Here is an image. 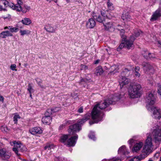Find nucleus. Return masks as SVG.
Masks as SVG:
<instances>
[{"instance_id":"1","label":"nucleus","mask_w":161,"mask_h":161,"mask_svg":"<svg viewBox=\"0 0 161 161\" xmlns=\"http://www.w3.org/2000/svg\"><path fill=\"white\" fill-rule=\"evenodd\" d=\"M90 118V114H86L82 119H79L77 123L69 126V135H63L61 137L60 141L68 147L74 146L78 139V135L72 136L68 139L69 135H72L81 129V125Z\"/></svg>"},{"instance_id":"2","label":"nucleus","mask_w":161,"mask_h":161,"mask_svg":"<svg viewBox=\"0 0 161 161\" xmlns=\"http://www.w3.org/2000/svg\"><path fill=\"white\" fill-rule=\"evenodd\" d=\"M141 86L137 83L131 84L128 89L129 95L133 98H138L141 96Z\"/></svg>"},{"instance_id":"3","label":"nucleus","mask_w":161,"mask_h":161,"mask_svg":"<svg viewBox=\"0 0 161 161\" xmlns=\"http://www.w3.org/2000/svg\"><path fill=\"white\" fill-rule=\"evenodd\" d=\"M153 146L152 142V138L150 136L148 135L145 141V143L142 151L143 154V157L145 158L147 155L151 153L153 149Z\"/></svg>"},{"instance_id":"4","label":"nucleus","mask_w":161,"mask_h":161,"mask_svg":"<svg viewBox=\"0 0 161 161\" xmlns=\"http://www.w3.org/2000/svg\"><path fill=\"white\" fill-rule=\"evenodd\" d=\"M97 105H95L92 112V117L94 123H97L102 120L103 118V113Z\"/></svg>"},{"instance_id":"5","label":"nucleus","mask_w":161,"mask_h":161,"mask_svg":"<svg viewBox=\"0 0 161 161\" xmlns=\"http://www.w3.org/2000/svg\"><path fill=\"white\" fill-rule=\"evenodd\" d=\"M146 102L147 103L146 108L147 110L151 109V107L155 103L156 99L154 95L151 92H148L147 94L146 97Z\"/></svg>"},{"instance_id":"6","label":"nucleus","mask_w":161,"mask_h":161,"mask_svg":"<svg viewBox=\"0 0 161 161\" xmlns=\"http://www.w3.org/2000/svg\"><path fill=\"white\" fill-rule=\"evenodd\" d=\"M135 37L132 36L130 37V39L128 40H126V38L123 37L122 38V42L120 44L119 47L121 49L124 47H125L129 49L131 47H132L133 44V42L135 40Z\"/></svg>"},{"instance_id":"7","label":"nucleus","mask_w":161,"mask_h":161,"mask_svg":"<svg viewBox=\"0 0 161 161\" xmlns=\"http://www.w3.org/2000/svg\"><path fill=\"white\" fill-rule=\"evenodd\" d=\"M142 65L146 73L151 74H153L154 73V69L153 66L150 64L146 62H143Z\"/></svg>"},{"instance_id":"8","label":"nucleus","mask_w":161,"mask_h":161,"mask_svg":"<svg viewBox=\"0 0 161 161\" xmlns=\"http://www.w3.org/2000/svg\"><path fill=\"white\" fill-rule=\"evenodd\" d=\"M151 108V109L148 110L150 112H153V117L159 119L161 118V109L154 106Z\"/></svg>"},{"instance_id":"9","label":"nucleus","mask_w":161,"mask_h":161,"mask_svg":"<svg viewBox=\"0 0 161 161\" xmlns=\"http://www.w3.org/2000/svg\"><path fill=\"white\" fill-rule=\"evenodd\" d=\"M51 109H48L45 113V116L42 119V121L43 123L49 124L51 122L52 118L50 115L52 114Z\"/></svg>"},{"instance_id":"10","label":"nucleus","mask_w":161,"mask_h":161,"mask_svg":"<svg viewBox=\"0 0 161 161\" xmlns=\"http://www.w3.org/2000/svg\"><path fill=\"white\" fill-rule=\"evenodd\" d=\"M113 101L109 100V99H106L103 102H101L97 104L98 108L100 110L104 109L107 107L110 104H113Z\"/></svg>"},{"instance_id":"11","label":"nucleus","mask_w":161,"mask_h":161,"mask_svg":"<svg viewBox=\"0 0 161 161\" xmlns=\"http://www.w3.org/2000/svg\"><path fill=\"white\" fill-rule=\"evenodd\" d=\"M153 135L156 143H158L161 141V127L159 129L155 130L153 132Z\"/></svg>"},{"instance_id":"12","label":"nucleus","mask_w":161,"mask_h":161,"mask_svg":"<svg viewBox=\"0 0 161 161\" xmlns=\"http://www.w3.org/2000/svg\"><path fill=\"white\" fill-rule=\"evenodd\" d=\"M10 156V153L5 148L0 149V157L7 159L9 158Z\"/></svg>"},{"instance_id":"13","label":"nucleus","mask_w":161,"mask_h":161,"mask_svg":"<svg viewBox=\"0 0 161 161\" xmlns=\"http://www.w3.org/2000/svg\"><path fill=\"white\" fill-rule=\"evenodd\" d=\"M23 2L20 0H17V3L14 5L13 3H9L8 6L12 8L13 9L16 10H19L20 9V7H18L19 4H22Z\"/></svg>"},{"instance_id":"14","label":"nucleus","mask_w":161,"mask_h":161,"mask_svg":"<svg viewBox=\"0 0 161 161\" xmlns=\"http://www.w3.org/2000/svg\"><path fill=\"white\" fill-rule=\"evenodd\" d=\"M30 132L32 135L39 134L42 133V130L39 127H34L30 129Z\"/></svg>"},{"instance_id":"15","label":"nucleus","mask_w":161,"mask_h":161,"mask_svg":"<svg viewBox=\"0 0 161 161\" xmlns=\"http://www.w3.org/2000/svg\"><path fill=\"white\" fill-rule=\"evenodd\" d=\"M14 144V147L13 148V150L18 155L19 154L18 153L19 152V146L21 144V143L19 141H14L13 142Z\"/></svg>"},{"instance_id":"16","label":"nucleus","mask_w":161,"mask_h":161,"mask_svg":"<svg viewBox=\"0 0 161 161\" xmlns=\"http://www.w3.org/2000/svg\"><path fill=\"white\" fill-rule=\"evenodd\" d=\"M161 16V12L159 9L156 10L152 15L150 19L151 21H154L156 20L158 18Z\"/></svg>"},{"instance_id":"17","label":"nucleus","mask_w":161,"mask_h":161,"mask_svg":"<svg viewBox=\"0 0 161 161\" xmlns=\"http://www.w3.org/2000/svg\"><path fill=\"white\" fill-rule=\"evenodd\" d=\"M103 25L105 30L109 31H114V27L112 22L103 23Z\"/></svg>"},{"instance_id":"18","label":"nucleus","mask_w":161,"mask_h":161,"mask_svg":"<svg viewBox=\"0 0 161 161\" xmlns=\"http://www.w3.org/2000/svg\"><path fill=\"white\" fill-rule=\"evenodd\" d=\"M8 2L6 0L0 1V11H6V7L8 6Z\"/></svg>"},{"instance_id":"19","label":"nucleus","mask_w":161,"mask_h":161,"mask_svg":"<svg viewBox=\"0 0 161 161\" xmlns=\"http://www.w3.org/2000/svg\"><path fill=\"white\" fill-rule=\"evenodd\" d=\"M44 29L47 32L51 33H55L56 30L52 25L49 24L46 25L44 27Z\"/></svg>"},{"instance_id":"20","label":"nucleus","mask_w":161,"mask_h":161,"mask_svg":"<svg viewBox=\"0 0 161 161\" xmlns=\"http://www.w3.org/2000/svg\"><path fill=\"white\" fill-rule=\"evenodd\" d=\"M22 4H19L18 7H20V9H19V10H17L18 12L22 11L23 13H25L29 11L30 9V7L27 6L26 5H24L22 7L21 6Z\"/></svg>"},{"instance_id":"21","label":"nucleus","mask_w":161,"mask_h":161,"mask_svg":"<svg viewBox=\"0 0 161 161\" xmlns=\"http://www.w3.org/2000/svg\"><path fill=\"white\" fill-rule=\"evenodd\" d=\"M143 143L139 142L136 143L134 146L132 151L133 152H136L140 150L143 146Z\"/></svg>"},{"instance_id":"22","label":"nucleus","mask_w":161,"mask_h":161,"mask_svg":"<svg viewBox=\"0 0 161 161\" xmlns=\"http://www.w3.org/2000/svg\"><path fill=\"white\" fill-rule=\"evenodd\" d=\"M96 25V22L93 18L89 19L86 23V26L88 28H92Z\"/></svg>"},{"instance_id":"23","label":"nucleus","mask_w":161,"mask_h":161,"mask_svg":"<svg viewBox=\"0 0 161 161\" xmlns=\"http://www.w3.org/2000/svg\"><path fill=\"white\" fill-rule=\"evenodd\" d=\"M13 36L12 33L9 31H3L0 33V37L3 38H5L7 37Z\"/></svg>"},{"instance_id":"24","label":"nucleus","mask_w":161,"mask_h":161,"mask_svg":"<svg viewBox=\"0 0 161 161\" xmlns=\"http://www.w3.org/2000/svg\"><path fill=\"white\" fill-rule=\"evenodd\" d=\"M129 81L130 80L129 79L125 77L122 76L119 80V83L120 86H123L124 85L128 84Z\"/></svg>"},{"instance_id":"25","label":"nucleus","mask_w":161,"mask_h":161,"mask_svg":"<svg viewBox=\"0 0 161 161\" xmlns=\"http://www.w3.org/2000/svg\"><path fill=\"white\" fill-rule=\"evenodd\" d=\"M94 18L96 19L98 22L99 23H105V19H104V17L103 16H101L100 15H94L93 16Z\"/></svg>"},{"instance_id":"26","label":"nucleus","mask_w":161,"mask_h":161,"mask_svg":"<svg viewBox=\"0 0 161 161\" xmlns=\"http://www.w3.org/2000/svg\"><path fill=\"white\" fill-rule=\"evenodd\" d=\"M118 153L119 154L120 153L126 155L128 154L129 152L126 150L125 146H122L119 148L118 150Z\"/></svg>"},{"instance_id":"27","label":"nucleus","mask_w":161,"mask_h":161,"mask_svg":"<svg viewBox=\"0 0 161 161\" xmlns=\"http://www.w3.org/2000/svg\"><path fill=\"white\" fill-rule=\"evenodd\" d=\"M144 52H146L147 53V55H146L145 53H143V55L144 57L146 59H153L155 58V56L154 53H151L148 51H144Z\"/></svg>"},{"instance_id":"28","label":"nucleus","mask_w":161,"mask_h":161,"mask_svg":"<svg viewBox=\"0 0 161 161\" xmlns=\"http://www.w3.org/2000/svg\"><path fill=\"white\" fill-rule=\"evenodd\" d=\"M103 73V70L101 66L97 67L96 69L95 74L97 75H102Z\"/></svg>"},{"instance_id":"29","label":"nucleus","mask_w":161,"mask_h":161,"mask_svg":"<svg viewBox=\"0 0 161 161\" xmlns=\"http://www.w3.org/2000/svg\"><path fill=\"white\" fill-rule=\"evenodd\" d=\"M23 24L26 25H29L31 23V21L29 18H25L22 20Z\"/></svg>"},{"instance_id":"30","label":"nucleus","mask_w":161,"mask_h":161,"mask_svg":"<svg viewBox=\"0 0 161 161\" xmlns=\"http://www.w3.org/2000/svg\"><path fill=\"white\" fill-rule=\"evenodd\" d=\"M122 18L124 20H130L131 19V17L128 13L123 14L122 16Z\"/></svg>"},{"instance_id":"31","label":"nucleus","mask_w":161,"mask_h":161,"mask_svg":"<svg viewBox=\"0 0 161 161\" xmlns=\"http://www.w3.org/2000/svg\"><path fill=\"white\" fill-rule=\"evenodd\" d=\"M140 67L137 66L136 67L135 69V76L137 77H139L141 75V72L140 71Z\"/></svg>"},{"instance_id":"32","label":"nucleus","mask_w":161,"mask_h":161,"mask_svg":"<svg viewBox=\"0 0 161 161\" xmlns=\"http://www.w3.org/2000/svg\"><path fill=\"white\" fill-rule=\"evenodd\" d=\"M142 157V155H141L140 157L139 156H135L130 159L131 161H140L142 159H144Z\"/></svg>"},{"instance_id":"33","label":"nucleus","mask_w":161,"mask_h":161,"mask_svg":"<svg viewBox=\"0 0 161 161\" xmlns=\"http://www.w3.org/2000/svg\"><path fill=\"white\" fill-rule=\"evenodd\" d=\"M21 117L20 115H18L17 113H15L14 114L13 117V121L14 124H17L18 119H20Z\"/></svg>"},{"instance_id":"34","label":"nucleus","mask_w":161,"mask_h":161,"mask_svg":"<svg viewBox=\"0 0 161 161\" xmlns=\"http://www.w3.org/2000/svg\"><path fill=\"white\" fill-rule=\"evenodd\" d=\"M20 35L22 36H23L25 35H28L30 34L31 33V31L28 30H20Z\"/></svg>"},{"instance_id":"35","label":"nucleus","mask_w":161,"mask_h":161,"mask_svg":"<svg viewBox=\"0 0 161 161\" xmlns=\"http://www.w3.org/2000/svg\"><path fill=\"white\" fill-rule=\"evenodd\" d=\"M54 145L53 144H47L44 147V149L45 150H51V149H53L54 147Z\"/></svg>"},{"instance_id":"36","label":"nucleus","mask_w":161,"mask_h":161,"mask_svg":"<svg viewBox=\"0 0 161 161\" xmlns=\"http://www.w3.org/2000/svg\"><path fill=\"white\" fill-rule=\"evenodd\" d=\"M19 147V151L23 152L26 150V148L22 144L20 145Z\"/></svg>"},{"instance_id":"37","label":"nucleus","mask_w":161,"mask_h":161,"mask_svg":"<svg viewBox=\"0 0 161 161\" xmlns=\"http://www.w3.org/2000/svg\"><path fill=\"white\" fill-rule=\"evenodd\" d=\"M107 5L109 9L112 10L114 9V7L113 6V4L111 3L110 2L109 0H108L107 2Z\"/></svg>"},{"instance_id":"38","label":"nucleus","mask_w":161,"mask_h":161,"mask_svg":"<svg viewBox=\"0 0 161 161\" xmlns=\"http://www.w3.org/2000/svg\"><path fill=\"white\" fill-rule=\"evenodd\" d=\"M27 90L29 93H32L33 92V89L32 88V86L30 83L28 84Z\"/></svg>"},{"instance_id":"39","label":"nucleus","mask_w":161,"mask_h":161,"mask_svg":"<svg viewBox=\"0 0 161 161\" xmlns=\"http://www.w3.org/2000/svg\"><path fill=\"white\" fill-rule=\"evenodd\" d=\"M0 129L2 131L6 132H8L9 130L6 126H2L1 127Z\"/></svg>"},{"instance_id":"40","label":"nucleus","mask_w":161,"mask_h":161,"mask_svg":"<svg viewBox=\"0 0 161 161\" xmlns=\"http://www.w3.org/2000/svg\"><path fill=\"white\" fill-rule=\"evenodd\" d=\"M119 69L118 66V65H114L111 66V70H113L112 72H114L115 70H118Z\"/></svg>"},{"instance_id":"41","label":"nucleus","mask_w":161,"mask_h":161,"mask_svg":"<svg viewBox=\"0 0 161 161\" xmlns=\"http://www.w3.org/2000/svg\"><path fill=\"white\" fill-rule=\"evenodd\" d=\"M129 71L130 70H128L127 69H125L122 73V75H125L126 76L128 75H129Z\"/></svg>"},{"instance_id":"42","label":"nucleus","mask_w":161,"mask_h":161,"mask_svg":"<svg viewBox=\"0 0 161 161\" xmlns=\"http://www.w3.org/2000/svg\"><path fill=\"white\" fill-rule=\"evenodd\" d=\"M19 31V28L16 27H13L12 28L11 30L9 31L11 33H12L13 32H16Z\"/></svg>"},{"instance_id":"43","label":"nucleus","mask_w":161,"mask_h":161,"mask_svg":"<svg viewBox=\"0 0 161 161\" xmlns=\"http://www.w3.org/2000/svg\"><path fill=\"white\" fill-rule=\"evenodd\" d=\"M36 80L38 84L40 86V87L42 88H43V86L41 85L42 81L38 78H36Z\"/></svg>"},{"instance_id":"44","label":"nucleus","mask_w":161,"mask_h":161,"mask_svg":"<svg viewBox=\"0 0 161 161\" xmlns=\"http://www.w3.org/2000/svg\"><path fill=\"white\" fill-rule=\"evenodd\" d=\"M113 15V14L112 13L110 12L106 15V17L107 18L109 19H111L112 18Z\"/></svg>"},{"instance_id":"45","label":"nucleus","mask_w":161,"mask_h":161,"mask_svg":"<svg viewBox=\"0 0 161 161\" xmlns=\"http://www.w3.org/2000/svg\"><path fill=\"white\" fill-rule=\"evenodd\" d=\"M88 136L90 138L93 140L94 141H95L96 140V138L95 137L94 135L93 134L91 133H90L89 135Z\"/></svg>"},{"instance_id":"46","label":"nucleus","mask_w":161,"mask_h":161,"mask_svg":"<svg viewBox=\"0 0 161 161\" xmlns=\"http://www.w3.org/2000/svg\"><path fill=\"white\" fill-rule=\"evenodd\" d=\"M16 68V66L15 64H11L10 66V69H11L13 71L15 70L16 71V70L15 69Z\"/></svg>"},{"instance_id":"47","label":"nucleus","mask_w":161,"mask_h":161,"mask_svg":"<svg viewBox=\"0 0 161 161\" xmlns=\"http://www.w3.org/2000/svg\"><path fill=\"white\" fill-rule=\"evenodd\" d=\"M125 31L124 29H121L120 30V35L122 36L121 37L122 38L123 37L125 38V36H123V33H124Z\"/></svg>"},{"instance_id":"48","label":"nucleus","mask_w":161,"mask_h":161,"mask_svg":"<svg viewBox=\"0 0 161 161\" xmlns=\"http://www.w3.org/2000/svg\"><path fill=\"white\" fill-rule=\"evenodd\" d=\"M142 33V31H138L137 32H136L135 33V35L136 37H138V36L141 33Z\"/></svg>"},{"instance_id":"49","label":"nucleus","mask_w":161,"mask_h":161,"mask_svg":"<svg viewBox=\"0 0 161 161\" xmlns=\"http://www.w3.org/2000/svg\"><path fill=\"white\" fill-rule=\"evenodd\" d=\"M78 112L79 113H82L83 112V107H80L78 110Z\"/></svg>"},{"instance_id":"50","label":"nucleus","mask_w":161,"mask_h":161,"mask_svg":"<svg viewBox=\"0 0 161 161\" xmlns=\"http://www.w3.org/2000/svg\"><path fill=\"white\" fill-rule=\"evenodd\" d=\"M65 124H62L61 125L59 126V130H61L63 129L65 127Z\"/></svg>"},{"instance_id":"51","label":"nucleus","mask_w":161,"mask_h":161,"mask_svg":"<svg viewBox=\"0 0 161 161\" xmlns=\"http://www.w3.org/2000/svg\"><path fill=\"white\" fill-rule=\"evenodd\" d=\"M4 98L0 94V101L3 103L4 102Z\"/></svg>"},{"instance_id":"52","label":"nucleus","mask_w":161,"mask_h":161,"mask_svg":"<svg viewBox=\"0 0 161 161\" xmlns=\"http://www.w3.org/2000/svg\"><path fill=\"white\" fill-rule=\"evenodd\" d=\"M112 161H121V159L118 158H114Z\"/></svg>"},{"instance_id":"53","label":"nucleus","mask_w":161,"mask_h":161,"mask_svg":"<svg viewBox=\"0 0 161 161\" xmlns=\"http://www.w3.org/2000/svg\"><path fill=\"white\" fill-rule=\"evenodd\" d=\"M90 80V79L88 80L87 79H82L81 80V82H82L83 81L85 82H87L88 81H89V80Z\"/></svg>"},{"instance_id":"54","label":"nucleus","mask_w":161,"mask_h":161,"mask_svg":"<svg viewBox=\"0 0 161 161\" xmlns=\"http://www.w3.org/2000/svg\"><path fill=\"white\" fill-rule=\"evenodd\" d=\"M133 142H134V140L132 139H130L128 141V142L129 143V144H131Z\"/></svg>"},{"instance_id":"55","label":"nucleus","mask_w":161,"mask_h":161,"mask_svg":"<svg viewBox=\"0 0 161 161\" xmlns=\"http://www.w3.org/2000/svg\"><path fill=\"white\" fill-rule=\"evenodd\" d=\"M10 17H11V16L10 15L8 14V16H5V15L3 16V18L4 19H8V18H10Z\"/></svg>"},{"instance_id":"56","label":"nucleus","mask_w":161,"mask_h":161,"mask_svg":"<svg viewBox=\"0 0 161 161\" xmlns=\"http://www.w3.org/2000/svg\"><path fill=\"white\" fill-rule=\"evenodd\" d=\"M159 153H156L154 155V158H158L159 156Z\"/></svg>"},{"instance_id":"57","label":"nucleus","mask_w":161,"mask_h":161,"mask_svg":"<svg viewBox=\"0 0 161 161\" xmlns=\"http://www.w3.org/2000/svg\"><path fill=\"white\" fill-rule=\"evenodd\" d=\"M81 68H84L85 69H87V66H86L85 65H81Z\"/></svg>"},{"instance_id":"58","label":"nucleus","mask_w":161,"mask_h":161,"mask_svg":"<svg viewBox=\"0 0 161 161\" xmlns=\"http://www.w3.org/2000/svg\"><path fill=\"white\" fill-rule=\"evenodd\" d=\"M99 60H97L95 62V63H94L95 64H98L99 62Z\"/></svg>"},{"instance_id":"59","label":"nucleus","mask_w":161,"mask_h":161,"mask_svg":"<svg viewBox=\"0 0 161 161\" xmlns=\"http://www.w3.org/2000/svg\"><path fill=\"white\" fill-rule=\"evenodd\" d=\"M13 27L12 26H8V29L10 30V31L11 30L12 28Z\"/></svg>"},{"instance_id":"60","label":"nucleus","mask_w":161,"mask_h":161,"mask_svg":"<svg viewBox=\"0 0 161 161\" xmlns=\"http://www.w3.org/2000/svg\"><path fill=\"white\" fill-rule=\"evenodd\" d=\"M144 51H145V50H144V51H143L142 52V54L143 55V53H145V54L146 55H148V54H147V53L146 52H144Z\"/></svg>"},{"instance_id":"61","label":"nucleus","mask_w":161,"mask_h":161,"mask_svg":"<svg viewBox=\"0 0 161 161\" xmlns=\"http://www.w3.org/2000/svg\"><path fill=\"white\" fill-rule=\"evenodd\" d=\"M158 9H159L160 11L161 12V3L160 4L159 8Z\"/></svg>"},{"instance_id":"62","label":"nucleus","mask_w":161,"mask_h":161,"mask_svg":"<svg viewBox=\"0 0 161 161\" xmlns=\"http://www.w3.org/2000/svg\"><path fill=\"white\" fill-rule=\"evenodd\" d=\"M76 2H78V3H81L80 0H76Z\"/></svg>"},{"instance_id":"63","label":"nucleus","mask_w":161,"mask_h":161,"mask_svg":"<svg viewBox=\"0 0 161 161\" xmlns=\"http://www.w3.org/2000/svg\"><path fill=\"white\" fill-rule=\"evenodd\" d=\"M71 0H66V1L67 3H70L71 2Z\"/></svg>"},{"instance_id":"64","label":"nucleus","mask_w":161,"mask_h":161,"mask_svg":"<svg viewBox=\"0 0 161 161\" xmlns=\"http://www.w3.org/2000/svg\"><path fill=\"white\" fill-rule=\"evenodd\" d=\"M53 1L56 3H57L58 2V0H51V1Z\"/></svg>"}]
</instances>
